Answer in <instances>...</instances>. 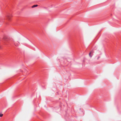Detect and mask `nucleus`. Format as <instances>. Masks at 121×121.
I'll use <instances>...</instances> for the list:
<instances>
[{"mask_svg": "<svg viewBox=\"0 0 121 121\" xmlns=\"http://www.w3.org/2000/svg\"><path fill=\"white\" fill-rule=\"evenodd\" d=\"M11 17V15L10 14H8L7 16L6 17L7 18V19L9 20L10 19V18Z\"/></svg>", "mask_w": 121, "mask_h": 121, "instance_id": "nucleus-1", "label": "nucleus"}, {"mask_svg": "<svg viewBox=\"0 0 121 121\" xmlns=\"http://www.w3.org/2000/svg\"><path fill=\"white\" fill-rule=\"evenodd\" d=\"M37 6H38L37 5H34L32 6V8H34L36 7Z\"/></svg>", "mask_w": 121, "mask_h": 121, "instance_id": "nucleus-3", "label": "nucleus"}, {"mask_svg": "<svg viewBox=\"0 0 121 121\" xmlns=\"http://www.w3.org/2000/svg\"><path fill=\"white\" fill-rule=\"evenodd\" d=\"M93 52L92 51H91L89 53V56L90 57H91L92 56V55H91V54L93 53Z\"/></svg>", "mask_w": 121, "mask_h": 121, "instance_id": "nucleus-2", "label": "nucleus"}, {"mask_svg": "<svg viewBox=\"0 0 121 121\" xmlns=\"http://www.w3.org/2000/svg\"><path fill=\"white\" fill-rule=\"evenodd\" d=\"M13 42H13V41H12V42L13 43Z\"/></svg>", "mask_w": 121, "mask_h": 121, "instance_id": "nucleus-6", "label": "nucleus"}, {"mask_svg": "<svg viewBox=\"0 0 121 121\" xmlns=\"http://www.w3.org/2000/svg\"><path fill=\"white\" fill-rule=\"evenodd\" d=\"M99 57H99H99H98V58H97V59H99Z\"/></svg>", "mask_w": 121, "mask_h": 121, "instance_id": "nucleus-5", "label": "nucleus"}, {"mask_svg": "<svg viewBox=\"0 0 121 121\" xmlns=\"http://www.w3.org/2000/svg\"><path fill=\"white\" fill-rule=\"evenodd\" d=\"M3 115L2 114H0V117H2L3 116Z\"/></svg>", "mask_w": 121, "mask_h": 121, "instance_id": "nucleus-4", "label": "nucleus"}]
</instances>
